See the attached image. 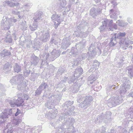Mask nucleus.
I'll return each instance as SVG.
<instances>
[{
    "instance_id": "35",
    "label": "nucleus",
    "mask_w": 133,
    "mask_h": 133,
    "mask_svg": "<svg viewBox=\"0 0 133 133\" xmlns=\"http://www.w3.org/2000/svg\"><path fill=\"white\" fill-rule=\"evenodd\" d=\"M115 85H113L112 86H109L107 88V91H111L112 89H114L115 88Z\"/></svg>"
},
{
    "instance_id": "10",
    "label": "nucleus",
    "mask_w": 133,
    "mask_h": 133,
    "mask_svg": "<svg viewBox=\"0 0 133 133\" xmlns=\"http://www.w3.org/2000/svg\"><path fill=\"white\" fill-rule=\"evenodd\" d=\"M110 17L111 18H113L115 19H117V16L119 14V12L118 10H115L113 9L110 10Z\"/></svg>"
},
{
    "instance_id": "53",
    "label": "nucleus",
    "mask_w": 133,
    "mask_h": 133,
    "mask_svg": "<svg viewBox=\"0 0 133 133\" xmlns=\"http://www.w3.org/2000/svg\"><path fill=\"white\" fill-rule=\"evenodd\" d=\"M55 96H51L49 98V99H50V101L51 100V102H52L53 101L52 100H51V99H54V98H55Z\"/></svg>"
},
{
    "instance_id": "40",
    "label": "nucleus",
    "mask_w": 133,
    "mask_h": 133,
    "mask_svg": "<svg viewBox=\"0 0 133 133\" xmlns=\"http://www.w3.org/2000/svg\"><path fill=\"white\" fill-rule=\"evenodd\" d=\"M42 91L39 88L35 92L36 95H39L41 94Z\"/></svg>"
},
{
    "instance_id": "62",
    "label": "nucleus",
    "mask_w": 133,
    "mask_h": 133,
    "mask_svg": "<svg viewBox=\"0 0 133 133\" xmlns=\"http://www.w3.org/2000/svg\"><path fill=\"white\" fill-rule=\"evenodd\" d=\"M107 117L108 118H110V115H107V116H106V117H105V118L106 119H108V118H107Z\"/></svg>"
},
{
    "instance_id": "39",
    "label": "nucleus",
    "mask_w": 133,
    "mask_h": 133,
    "mask_svg": "<svg viewBox=\"0 0 133 133\" xmlns=\"http://www.w3.org/2000/svg\"><path fill=\"white\" fill-rule=\"evenodd\" d=\"M74 103L73 101H68L66 102V104L67 107H68L69 106H70L71 105H72Z\"/></svg>"
},
{
    "instance_id": "51",
    "label": "nucleus",
    "mask_w": 133,
    "mask_h": 133,
    "mask_svg": "<svg viewBox=\"0 0 133 133\" xmlns=\"http://www.w3.org/2000/svg\"><path fill=\"white\" fill-rule=\"evenodd\" d=\"M71 123H70V125H72L73 124V123H74V119L73 118H72L71 119Z\"/></svg>"
},
{
    "instance_id": "45",
    "label": "nucleus",
    "mask_w": 133,
    "mask_h": 133,
    "mask_svg": "<svg viewBox=\"0 0 133 133\" xmlns=\"http://www.w3.org/2000/svg\"><path fill=\"white\" fill-rule=\"evenodd\" d=\"M102 9L101 7L98 8L97 10V14H99L101 12Z\"/></svg>"
},
{
    "instance_id": "56",
    "label": "nucleus",
    "mask_w": 133,
    "mask_h": 133,
    "mask_svg": "<svg viewBox=\"0 0 133 133\" xmlns=\"http://www.w3.org/2000/svg\"><path fill=\"white\" fill-rule=\"evenodd\" d=\"M130 117L132 118H133V111L131 112H130Z\"/></svg>"
},
{
    "instance_id": "61",
    "label": "nucleus",
    "mask_w": 133,
    "mask_h": 133,
    "mask_svg": "<svg viewBox=\"0 0 133 133\" xmlns=\"http://www.w3.org/2000/svg\"><path fill=\"white\" fill-rule=\"evenodd\" d=\"M27 7H28V8H29L30 7V6L28 5H27L24 6V8H26Z\"/></svg>"
},
{
    "instance_id": "55",
    "label": "nucleus",
    "mask_w": 133,
    "mask_h": 133,
    "mask_svg": "<svg viewBox=\"0 0 133 133\" xmlns=\"http://www.w3.org/2000/svg\"><path fill=\"white\" fill-rule=\"evenodd\" d=\"M64 12H67L69 10V8H68L67 7H66V8H64Z\"/></svg>"
},
{
    "instance_id": "63",
    "label": "nucleus",
    "mask_w": 133,
    "mask_h": 133,
    "mask_svg": "<svg viewBox=\"0 0 133 133\" xmlns=\"http://www.w3.org/2000/svg\"><path fill=\"white\" fill-rule=\"evenodd\" d=\"M75 0H69V2L70 3H71L72 2V3L75 1Z\"/></svg>"
},
{
    "instance_id": "6",
    "label": "nucleus",
    "mask_w": 133,
    "mask_h": 133,
    "mask_svg": "<svg viewBox=\"0 0 133 133\" xmlns=\"http://www.w3.org/2000/svg\"><path fill=\"white\" fill-rule=\"evenodd\" d=\"M42 14L40 13H39L37 15L36 14V17L34 18V21L32 26H30V28L32 31H33L37 29L38 27L37 24V22L41 18H42Z\"/></svg>"
},
{
    "instance_id": "20",
    "label": "nucleus",
    "mask_w": 133,
    "mask_h": 133,
    "mask_svg": "<svg viewBox=\"0 0 133 133\" xmlns=\"http://www.w3.org/2000/svg\"><path fill=\"white\" fill-rule=\"evenodd\" d=\"M52 112L51 113V115H50V118H54L56 117V114H57L58 112L57 109H55L52 110Z\"/></svg>"
},
{
    "instance_id": "1",
    "label": "nucleus",
    "mask_w": 133,
    "mask_h": 133,
    "mask_svg": "<svg viewBox=\"0 0 133 133\" xmlns=\"http://www.w3.org/2000/svg\"><path fill=\"white\" fill-rule=\"evenodd\" d=\"M19 113L20 110L18 109H17V111L15 114L12 112L11 109H5L1 115L0 122L1 123L3 122L6 120L7 118L14 117L15 114V116H17Z\"/></svg>"
},
{
    "instance_id": "24",
    "label": "nucleus",
    "mask_w": 133,
    "mask_h": 133,
    "mask_svg": "<svg viewBox=\"0 0 133 133\" xmlns=\"http://www.w3.org/2000/svg\"><path fill=\"white\" fill-rule=\"evenodd\" d=\"M83 72V70L81 67H79L76 68L75 72V74H78V75H81Z\"/></svg>"
},
{
    "instance_id": "12",
    "label": "nucleus",
    "mask_w": 133,
    "mask_h": 133,
    "mask_svg": "<svg viewBox=\"0 0 133 133\" xmlns=\"http://www.w3.org/2000/svg\"><path fill=\"white\" fill-rule=\"evenodd\" d=\"M66 4V1L65 0H58L57 3L60 10H61L62 8H64Z\"/></svg>"
},
{
    "instance_id": "9",
    "label": "nucleus",
    "mask_w": 133,
    "mask_h": 133,
    "mask_svg": "<svg viewBox=\"0 0 133 133\" xmlns=\"http://www.w3.org/2000/svg\"><path fill=\"white\" fill-rule=\"evenodd\" d=\"M89 56L92 57L95 56L96 55L95 47L93 45H91L89 48L88 52Z\"/></svg>"
},
{
    "instance_id": "29",
    "label": "nucleus",
    "mask_w": 133,
    "mask_h": 133,
    "mask_svg": "<svg viewBox=\"0 0 133 133\" xmlns=\"http://www.w3.org/2000/svg\"><path fill=\"white\" fill-rule=\"evenodd\" d=\"M5 41L6 42H9V43L12 42V39L10 34H8L6 36Z\"/></svg>"
},
{
    "instance_id": "3",
    "label": "nucleus",
    "mask_w": 133,
    "mask_h": 133,
    "mask_svg": "<svg viewBox=\"0 0 133 133\" xmlns=\"http://www.w3.org/2000/svg\"><path fill=\"white\" fill-rule=\"evenodd\" d=\"M122 101L123 99L121 97H112L108 100V105L111 107L115 106L122 103Z\"/></svg>"
},
{
    "instance_id": "52",
    "label": "nucleus",
    "mask_w": 133,
    "mask_h": 133,
    "mask_svg": "<svg viewBox=\"0 0 133 133\" xmlns=\"http://www.w3.org/2000/svg\"><path fill=\"white\" fill-rule=\"evenodd\" d=\"M101 86H99V87L98 88V89H97V87H96V88H94V89H95L94 90L98 91H99L100 90V89H101Z\"/></svg>"
},
{
    "instance_id": "5",
    "label": "nucleus",
    "mask_w": 133,
    "mask_h": 133,
    "mask_svg": "<svg viewBox=\"0 0 133 133\" xmlns=\"http://www.w3.org/2000/svg\"><path fill=\"white\" fill-rule=\"evenodd\" d=\"M22 76L21 75H19L18 76H15L13 78L10 80V82L12 83L18 84V85L17 86V88L18 90H21L22 89L21 88H20V86L23 85V84H24L25 87L26 85H25V83H23L22 80Z\"/></svg>"
},
{
    "instance_id": "21",
    "label": "nucleus",
    "mask_w": 133,
    "mask_h": 133,
    "mask_svg": "<svg viewBox=\"0 0 133 133\" xmlns=\"http://www.w3.org/2000/svg\"><path fill=\"white\" fill-rule=\"evenodd\" d=\"M24 102L23 100L21 97H19L16 101V105L18 106H20Z\"/></svg>"
},
{
    "instance_id": "14",
    "label": "nucleus",
    "mask_w": 133,
    "mask_h": 133,
    "mask_svg": "<svg viewBox=\"0 0 133 133\" xmlns=\"http://www.w3.org/2000/svg\"><path fill=\"white\" fill-rule=\"evenodd\" d=\"M16 21L17 20L16 19L12 18L9 19L8 21H6L4 24L6 25V24L8 22H9V24H8L7 25L8 26V27L9 28V25H12V23H15L16 22Z\"/></svg>"
},
{
    "instance_id": "25",
    "label": "nucleus",
    "mask_w": 133,
    "mask_h": 133,
    "mask_svg": "<svg viewBox=\"0 0 133 133\" xmlns=\"http://www.w3.org/2000/svg\"><path fill=\"white\" fill-rule=\"evenodd\" d=\"M88 103H87L86 102H85L84 101L83 102H82L79 105L82 108L85 109L89 106L88 105Z\"/></svg>"
},
{
    "instance_id": "48",
    "label": "nucleus",
    "mask_w": 133,
    "mask_h": 133,
    "mask_svg": "<svg viewBox=\"0 0 133 133\" xmlns=\"http://www.w3.org/2000/svg\"><path fill=\"white\" fill-rule=\"evenodd\" d=\"M127 21L130 23H131L132 22V19L130 17H128L127 18Z\"/></svg>"
},
{
    "instance_id": "19",
    "label": "nucleus",
    "mask_w": 133,
    "mask_h": 133,
    "mask_svg": "<svg viewBox=\"0 0 133 133\" xmlns=\"http://www.w3.org/2000/svg\"><path fill=\"white\" fill-rule=\"evenodd\" d=\"M26 22H22L21 24L19 25V27L23 30H25L27 28V25L26 24Z\"/></svg>"
},
{
    "instance_id": "13",
    "label": "nucleus",
    "mask_w": 133,
    "mask_h": 133,
    "mask_svg": "<svg viewBox=\"0 0 133 133\" xmlns=\"http://www.w3.org/2000/svg\"><path fill=\"white\" fill-rule=\"evenodd\" d=\"M117 23L119 26L122 27H124L128 24L127 22L123 20H118L117 22Z\"/></svg>"
},
{
    "instance_id": "17",
    "label": "nucleus",
    "mask_w": 133,
    "mask_h": 133,
    "mask_svg": "<svg viewBox=\"0 0 133 133\" xmlns=\"http://www.w3.org/2000/svg\"><path fill=\"white\" fill-rule=\"evenodd\" d=\"M128 72L131 77L133 76V66H129L127 68Z\"/></svg>"
},
{
    "instance_id": "44",
    "label": "nucleus",
    "mask_w": 133,
    "mask_h": 133,
    "mask_svg": "<svg viewBox=\"0 0 133 133\" xmlns=\"http://www.w3.org/2000/svg\"><path fill=\"white\" fill-rule=\"evenodd\" d=\"M103 119L104 118H103L102 116H99L97 118V121L99 122H101Z\"/></svg>"
},
{
    "instance_id": "41",
    "label": "nucleus",
    "mask_w": 133,
    "mask_h": 133,
    "mask_svg": "<svg viewBox=\"0 0 133 133\" xmlns=\"http://www.w3.org/2000/svg\"><path fill=\"white\" fill-rule=\"evenodd\" d=\"M69 109H70L68 111L69 112H68V114L71 115L72 114V113H71V112L74 111V107H70Z\"/></svg>"
},
{
    "instance_id": "26",
    "label": "nucleus",
    "mask_w": 133,
    "mask_h": 133,
    "mask_svg": "<svg viewBox=\"0 0 133 133\" xmlns=\"http://www.w3.org/2000/svg\"><path fill=\"white\" fill-rule=\"evenodd\" d=\"M48 87V85L46 83H44L43 84H42L39 88L42 91L43 90H44L46 88Z\"/></svg>"
},
{
    "instance_id": "18",
    "label": "nucleus",
    "mask_w": 133,
    "mask_h": 133,
    "mask_svg": "<svg viewBox=\"0 0 133 133\" xmlns=\"http://www.w3.org/2000/svg\"><path fill=\"white\" fill-rule=\"evenodd\" d=\"M107 21H104L102 22V25L99 28L101 31H103L106 29L107 27Z\"/></svg>"
},
{
    "instance_id": "8",
    "label": "nucleus",
    "mask_w": 133,
    "mask_h": 133,
    "mask_svg": "<svg viewBox=\"0 0 133 133\" xmlns=\"http://www.w3.org/2000/svg\"><path fill=\"white\" fill-rule=\"evenodd\" d=\"M52 21L54 22L55 28H56L62 21L60 19V16L56 14L53 15L51 17Z\"/></svg>"
},
{
    "instance_id": "22",
    "label": "nucleus",
    "mask_w": 133,
    "mask_h": 133,
    "mask_svg": "<svg viewBox=\"0 0 133 133\" xmlns=\"http://www.w3.org/2000/svg\"><path fill=\"white\" fill-rule=\"evenodd\" d=\"M5 3L10 7H13L15 6H17L19 5V4L18 3H13L9 1H6Z\"/></svg>"
},
{
    "instance_id": "47",
    "label": "nucleus",
    "mask_w": 133,
    "mask_h": 133,
    "mask_svg": "<svg viewBox=\"0 0 133 133\" xmlns=\"http://www.w3.org/2000/svg\"><path fill=\"white\" fill-rule=\"evenodd\" d=\"M23 96L24 98V99H26V100H28V96L26 94H24L23 95Z\"/></svg>"
},
{
    "instance_id": "11",
    "label": "nucleus",
    "mask_w": 133,
    "mask_h": 133,
    "mask_svg": "<svg viewBox=\"0 0 133 133\" xmlns=\"http://www.w3.org/2000/svg\"><path fill=\"white\" fill-rule=\"evenodd\" d=\"M50 38V35L48 32L43 33L40 38V39L43 42H46Z\"/></svg>"
},
{
    "instance_id": "2",
    "label": "nucleus",
    "mask_w": 133,
    "mask_h": 133,
    "mask_svg": "<svg viewBox=\"0 0 133 133\" xmlns=\"http://www.w3.org/2000/svg\"><path fill=\"white\" fill-rule=\"evenodd\" d=\"M121 81L122 83L119 89V93L121 96L124 94L130 88V81L127 78H123Z\"/></svg>"
},
{
    "instance_id": "37",
    "label": "nucleus",
    "mask_w": 133,
    "mask_h": 133,
    "mask_svg": "<svg viewBox=\"0 0 133 133\" xmlns=\"http://www.w3.org/2000/svg\"><path fill=\"white\" fill-rule=\"evenodd\" d=\"M111 27V28L112 27V28H111L109 27V29L110 30L112 31H113V29H117V26L115 24H113Z\"/></svg>"
},
{
    "instance_id": "34",
    "label": "nucleus",
    "mask_w": 133,
    "mask_h": 133,
    "mask_svg": "<svg viewBox=\"0 0 133 133\" xmlns=\"http://www.w3.org/2000/svg\"><path fill=\"white\" fill-rule=\"evenodd\" d=\"M96 79V78L95 77L94 75H92L89 76L88 78V80L89 81H95Z\"/></svg>"
},
{
    "instance_id": "60",
    "label": "nucleus",
    "mask_w": 133,
    "mask_h": 133,
    "mask_svg": "<svg viewBox=\"0 0 133 133\" xmlns=\"http://www.w3.org/2000/svg\"><path fill=\"white\" fill-rule=\"evenodd\" d=\"M79 97H80V96H78V98L77 102H81L80 101V99H81V98H80Z\"/></svg>"
},
{
    "instance_id": "4",
    "label": "nucleus",
    "mask_w": 133,
    "mask_h": 133,
    "mask_svg": "<svg viewBox=\"0 0 133 133\" xmlns=\"http://www.w3.org/2000/svg\"><path fill=\"white\" fill-rule=\"evenodd\" d=\"M126 35L125 32H119L116 35V34H115L111 38V42L109 44L111 46H113L116 43V42L115 41L116 39L118 38L120 39V41L122 39H126L124 38V36Z\"/></svg>"
},
{
    "instance_id": "30",
    "label": "nucleus",
    "mask_w": 133,
    "mask_h": 133,
    "mask_svg": "<svg viewBox=\"0 0 133 133\" xmlns=\"http://www.w3.org/2000/svg\"><path fill=\"white\" fill-rule=\"evenodd\" d=\"M60 39L57 38V39L55 40L53 38H51L50 40V43L52 44L54 43L56 45H57Z\"/></svg>"
},
{
    "instance_id": "32",
    "label": "nucleus",
    "mask_w": 133,
    "mask_h": 133,
    "mask_svg": "<svg viewBox=\"0 0 133 133\" xmlns=\"http://www.w3.org/2000/svg\"><path fill=\"white\" fill-rule=\"evenodd\" d=\"M9 102L12 107H14L15 105H16V102H15V100L14 99L9 100Z\"/></svg>"
},
{
    "instance_id": "59",
    "label": "nucleus",
    "mask_w": 133,
    "mask_h": 133,
    "mask_svg": "<svg viewBox=\"0 0 133 133\" xmlns=\"http://www.w3.org/2000/svg\"><path fill=\"white\" fill-rule=\"evenodd\" d=\"M94 1L97 3H100V0H94Z\"/></svg>"
},
{
    "instance_id": "15",
    "label": "nucleus",
    "mask_w": 133,
    "mask_h": 133,
    "mask_svg": "<svg viewBox=\"0 0 133 133\" xmlns=\"http://www.w3.org/2000/svg\"><path fill=\"white\" fill-rule=\"evenodd\" d=\"M93 100L92 97L91 96H87L84 101L85 102H86L87 103H89L88 105H90L91 104V102Z\"/></svg>"
},
{
    "instance_id": "31",
    "label": "nucleus",
    "mask_w": 133,
    "mask_h": 133,
    "mask_svg": "<svg viewBox=\"0 0 133 133\" xmlns=\"http://www.w3.org/2000/svg\"><path fill=\"white\" fill-rule=\"evenodd\" d=\"M95 10L94 8H92L90 11V14L93 17H94L96 15V14L95 12Z\"/></svg>"
},
{
    "instance_id": "46",
    "label": "nucleus",
    "mask_w": 133,
    "mask_h": 133,
    "mask_svg": "<svg viewBox=\"0 0 133 133\" xmlns=\"http://www.w3.org/2000/svg\"><path fill=\"white\" fill-rule=\"evenodd\" d=\"M66 42H64V43H63V45H64L66 47H68L69 45H70V43H66Z\"/></svg>"
},
{
    "instance_id": "33",
    "label": "nucleus",
    "mask_w": 133,
    "mask_h": 133,
    "mask_svg": "<svg viewBox=\"0 0 133 133\" xmlns=\"http://www.w3.org/2000/svg\"><path fill=\"white\" fill-rule=\"evenodd\" d=\"M9 65L8 63H6L4 65V70L6 72L10 70L9 68Z\"/></svg>"
},
{
    "instance_id": "16",
    "label": "nucleus",
    "mask_w": 133,
    "mask_h": 133,
    "mask_svg": "<svg viewBox=\"0 0 133 133\" xmlns=\"http://www.w3.org/2000/svg\"><path fill=\"white\" fill-rule=\"evenodd\" d=\"M53 57L57 58L60 55V53L59 51L56 49H54L51 53Z\"/></svg>"
},
{
    "instance_id": "7",
    "label": "nucleus",
    "mask_w": 133,
    "mask_h": 133,
    "mask_svg": "<svg viewBox=\"0 0 133 133\" xmlns=\"http://www.w3.org/2000/svg\"><path fill=\"white\" fill-rule=\"evenodd\" d=\"M119 44L121 46H125V47H122L123 50H125L126 49V47L128 46L129 44H133V41L129 40L128 38L126 39H123L120 41Z\"/></svg>"
},
{
    "instance_id": "50",
    "label": "nucleus",
    "mask_w": 133,
    "mask_h": 133,
    "mask_svg": "<svg viewBox=\"0 0 133 133\" xmlns=\"http://www.w3.org/2000/svg\"><path fill=\"white\" fill-rule=\"evenodd\" d=\"M113 22V21L112 20H111L109 23L108 24V26H109V27H110V26H111V25H112V23Z\"/></svg>"
},
{
    "instance_id": "58",
    "label": "nucleus",
    "mask_w": 133,
    "mask_h": 133,
    "mask_svg": "<svg viewBox=\"0 0 133 133\" xmlns=\"http://www.w3.org/2000/svg\"><path fill=\"white\" fill-rule=\"evenodd\" d=\"M111 3H112L114 5V6H116L117 5V4L116 3V2H114V1H111Z\"/></svg>"
},
{
    "instance_id": "57",
    "label": "nucleus",
    "mask_w": 133,
    "mask_h": 133,
    "mask_svg": "<svg viewBox=\"0 0 133 133\" xmlns=\"http://www.w3.org/2000/svg\"><path fill=\"white\" fill-rule=\"evenodd\" d=\"M13 130L12 129L10 130L8 129L7 131V133H12Z\"/></svg>"
},
{
    "instance_id": "28",
    "label": "nucleus",
    "mask_w": 133,
    "mask_h": 133,
    "mask_svg": "<svg viewBox=\"0 0 133 133\" xmlns=\"http://www.w3.org/2000/svg\"><path fill=\"white\" fill-rule=\"evenodd\" d=\"M99 65V63L97 60H95L93 63L92 66H93V68H98Z\"/></svg>"
},
{
    "instance_id": "43",
    "label": "nucleus",
    "mask_w": 133,
    "mask_h": 133,
    "mask_svg": "<svg viewBox=\"0 0 133 133\" xmlns=\"http://www.w3.org/2000/svg\"><path fill=\"white\" fill-rule=\"evenodd\" d=\"M64 129H62V128L59 129L58 130H57L56 132V133H61L62 131L63 130L64 131Z\"/></svg>"
},
{
    "instance_id": "27",
    "label": "nucleus",
    "mask_w": 133,
    "mask_h": 133,
    "mask_svg": "<svg viewBox=\"0 0 133 133\" xmlns=\"http://www.w3.org/2000/svg\"><path fill=\"white\" fill-rule=\"evenodd\" d=\"M14 70L15 72L18 73L21 71V67L19 66L18 65L17 63H16L14 68Z\"/></svg>"
},
{
    "instance_id": "38",
    "label": "nucleus",
    "mask_w": 133,
    "mask_h": 133,
    "mask_svg": "<svg viewBox=\"0 0 133 133\" xmlns=\"http://www.w3.org/2000/svg\"><path fill=\"white\" fill-rule=\"evenodd\" d=\"M20 122L18 120L14 119L12 121V124L13 125H18Z\"/></svg>"
},
{
    "instance_id": "64",
    "label": "nucleus",
    "mask_w": 133,
    "mask_h": 133,
    "mask_svg": "<svg viewBox=\"0 0 133 133\" xmlns=\"http://www.w3.org/2000/svg\"><path fill=\"white\" fill-rule=\"evenodd\" d=\"M67 78L66 77H65L64 78V80L63 81H64L65 82Z\"/></svg>"
},
{
    "instance_id": "36",
    "label": "nucleus",
    "mask_w": 133,
    "mask_h": 133,
    "mask_svg": "<svg viewBox=\"0 0 133 133\" xmlns=\"http://www.w3.org/2000/svg\"><path fill=\"white\" fill-rule=\"evenodd\" d=\"M87 35V34L85 32L82 33L81 32L79 35H76L77 37H86Z\"/></svg>"
},
{
    "instance_id": "54",
    "label": "nucleus",
    "mask_w": 133,
    "mask_h": 133,
    "mask_svg": "<svg viewBox=\"0 0 133 133\" xmlns=\"http://www.w3.org/2000/svg\"><path fill=\"white\" fill-rule=\"evenodd\" d=\"M128 96L129 97H133V92H130Z\"/></svg>"
},
{
    "instance_id": "49",
    "label": "nucleus",
    "mask_w": 133,
    "mask_h": 133,
    "mask_svg": "<svg viewBox=\"0 0 133 133\" xmlns=\"http://www.w3.org/2000/svg\"><path fill=\"white\" fill-rule=\"evenodd\" d=\"M12 13L13 14L18 15L19 14V12L17 11H13Z\"/></svg>"
},
{
    "instance_id": "42",
    "label": "nucleus",
    "mask_w": 133,
    "mask_h": 133,
    "mask_svg": "<svg viewBox=\"0 0 133 133\" xmlns=\"http://www.w3.org/2000/svg\"><path fill=\"white\" fill-rule=\"evenodd\" d=\"M30 72V70L29 71H28L26 70L24 72V76L26 77L28 76L29 74V72Z\"/></svg>"
},
{
    "instance_id": "23",
    "label": "nucleus",
    "mask_w": 133,
    "mask_h": 133,
    "mask_svg": "<svg viewBox=\"0 0 133 133\" xmlns=\"http://www.w3.org/2000/svg\"><path fill=\"white\" fill-rule=\"evenodd\" d=\"M39 62V58L35 56L33 58V61L31 62V64L36 65Z\"/></svg>"
}]
</instances>
